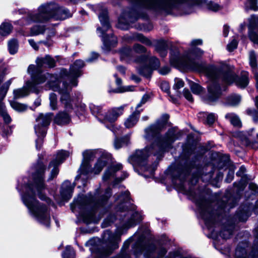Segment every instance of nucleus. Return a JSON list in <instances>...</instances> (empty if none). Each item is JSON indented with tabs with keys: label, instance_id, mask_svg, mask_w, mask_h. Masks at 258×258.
Here are the masks:
<instances>
[{
	"label": "nucleus",
	"instance_id": "f257e3e1",
	"mask_svg": "<svg viewBox=\"0 0 258 258\" xmlns=\"http://www.w3.org/2000/svg\"><path fill=\"white\" fill-rule=\"evenodd\" d=\"M203 51L195 48L192 52L186 56H180L178 51H172L170 53V62L172 66L184 71H197L203 72L207 76L209 103L216 101L221 94V83L231 84L235 81L237 86L245 88L249 82L248 73L242 72L241 76L236 79L235 74L229 66L223 62L206 67L200 62L197 56L203 54Z\"/></svg>",
	"mask_w": 258,
	"mask_h": 258
},
{
	"label": "nucleus",
	"instance_id": "f03ea898",
	"mask_svg": "<svg viewBox=\"0 0 258 258\" xmlns=\"http://www.w3.org/2000/svg\"><path fill=\"white\" fill-rule=\"evenodd\" d=\"M169 118L168 115L163 114L155 123L145 129L144 138L146 140L155 139L150 146H146L143 150H137L128 158L129 162L134 167H139L142 170L149 171V174L146 177H151L154 175L155 169L147 166L148 159L153 154H160L167 148L178 138L174 128L169 129L165 136L158 138L162 130L165 127Z\"/></svg>",
	"mask_w": 258,
	"mask_h": 258
},
{
	"label": "nucleus",
	"instance_id": "7ed1b4c3",
	"mask_svg": "<svg viewBox=\"0 0 258 258\" xmlns=\"http://www.w3.org/2000/svg\"><path fill=\"white\" fill-rule=\"evenodd\" d=\"M45 166L42 162H38L34 167V172L32 175L33 183L27 184L23 187L21 198L24 204L29 210L30 215L38 223L49 227L50 216L48 207L44 204L38 202L35 199V188L39 198L45 201L48 204L50 200L43 194L45 187L43 182Z\"/></svg>",
	"mask_w": 258,
	"mask_h": 258
},
{
	"label": "nucleus",
	"instance_id": "20e7f679",
	"mask_svg": "<svg viewBox=\"0 0 258 258\" xmlns=\"http://www.w3.org/2000/svg\"><path fill=\"white\" fill-rule=\"evenodd\" d=\"M37 68L35 67V69L33 72V76L35 77L40 76L46 77L45 81L47 80V86L48 88L52 89L54 91H58L61 95L60 101L64 105L65 109L68 111L73 109V104L75 103V100H71L70 97L68 95V92L70 90L71 88L67 87L66 89L63 91L60 89V78H59L57 75H51L46 74L45 75L37 74L40 69L43 67L52 68L55 66V60L49 55H46L44 57L38 58L36 59Z\"/></svg>",
	"mask_w": 258,
	"mask_h": 258
},
{
	"label": "nucleus",
	"instance_id": "39448f33",
	"mask_svg": "<svg viewBox=\"0 0 258 258\" xmlns=\"http://www.w3.org/2000/svg\"><path fill=\"white\" fill-rule=\"evenodd\" d=\"M70 17L71 14L68 10L54 2L46 3L40 5L36 11L29 13L24 19L23 24L44 23L52 19L64 20Z\"/></svg>",
	"mask_w": 258,
	"mask_h": 258
},
{
	"label": "nucleus",
	"instance_id": "423d86ee",
	"mask_svg": "<svg viewBox=\"0 0 258 258\" xmlns=\"http://www.w3.org/2000/svg\"><path fill=\"white\" fill-rule=\"evenodd\" d=\"M198 208V211L201 218L204 221L205 225L213 235H214L216 229L219 226V223L216 221V219H219L221 215L229 211L234 206V203H232L231 199L228 200L227 203L225 201L219 202L216 209V213L212 209V204L209 202L200 199L196 201Z\"/></svg>",
	"mask_w": 258,
	"mask_h": 258
},
{
	"label": "nucleus",
	"instance_id": "0eeeda50",
	"mask_svg": "<svg viewBox=\"0 0 258 258\" xmlns=\"http://www.w3.org/2000/svg\"><path fill=\"white\" fill-rule=\"evenodd\" d=\"M130 193L125 191L121 194L116 195L115 201L117 216L119 217L121 228H129L135 226L141 222L143 216L141 213L136 211V206L130 202Z\"/></svg>",
	"mask_w": 258,
	"mask_h": 258
},
{
	"label": "nucleus",
	"instance_id": "6e6552de",
	"mask_svg": "<svg viewBox=\"0 0 258 258\" xmlns=\"http://www.w3.org/2000/svg\"><path fill=\"white\" fill-rule=\"evenodd\" d=\"M133 241H135L133 248L137 258H162L167 252L166 248L162 246L155 247L147 245L144 236H139L137 233L124 242L123 248L127 249Z\"/></svg>",
	"mask_w": 258,
	"mask_h": 258
},
{
	"label": "nucleus",
	"instance_id": "1a4fd4ad",
	"mask_svg": "<svg viewBox=\"0 0 258 258\" xmlns=\"http://www.w3.org/2000/svg\"><path fill=\"white\" fill-rule=\"evenodd\" d=\"M111 189H106L103 194H99L96 191L94 196L89 194L87 196H79L71 204V209L73 212L78 210L82 211L88 207L93 209L103 206L111 196Z\"/></svg>",
	"mask_w": 258,
	"mask_h": 258
},
{
	"label": "nucleus",
	"instance_id": "9d476101",
	"mask_svg": "<svg viewBox=\"0 0 258 258\" xmlns=\"http://www.w3.org/2000/svg\"><path fill=\"white\" fill-rule=\"evenodd\" d=\"M96 12L98 14V18L102 26V28H97V31L99 33V36L102 38L104 47L106 50H109L116 45L117 39L113 35L110 37L104 35L105 32L110 28L106 9L102 5H98L96 7Z\"/></svg>",
	"mask_w": 258,
	"mask_h": 258
},
{
	"label": "nucleus",
	"instance_id": "9b49d317",
	"mask_svg": "<svg viewBox=\"0 0 258 258\" xmlns=\"http://www.w3.org/2000/svg\"><path fill=\"white\" fill-rule=\"evenodd\" d=\"M84 66V62L79 59L76 60L71 67L69 73L65 69H62L60 71L59 78H60L61 80H63L60 89L64 91L67 87L71 88L68 93L69 96V92L71 91L72 87H76L78 85L77 78L81 75V69Z\"/></svg>",
	"mask_w": 258,
	"mask_h": 258
},
{
	"label": "nucleus",
	"instance_id": "f8f14e48",
	"mask_svg": "<svg viewBox=\"0 0 258 258\" xmlns=\"http://www.w3.org/2000/svg\"><path fill=\"white\" fill-rule=\"evenodd\" d=\"M52 116L53 114L51 113L45 114L41 113L36 119V124L34 126V130L37 136L35 141V146L37 150L42 147L43 139L46 134L47 127L49 125Z\"/></svg>",
	"mask_w": 258,
	"mask_h": 258
},
{
	"label": "nucleus",
	"instance_id": "ddd939ff",
	"mask_svg": "<svg viewBox=\"0 0 258 258\" xmlns=\"http://www.w3.org/2000/svg\"><path fill=\"white\" fill-rule=\"evenodd\" d=\"M35 69L34 66L30 65L28 68V73L31 75L32 82L28 81L25 85L21 89L15 90L14 91V96L15 99H18L25 97L29 94L30 91L38 93V90L36 88V85L42 84L45 82L46 77L40 76L35 77L33 76V72Z\"/></svg>",
	"mask_w": 258,
	"mask_h": 258
},
{
	"label": "nucleus",
	"instance_id": "4468645a",
	"mask_svg": "<svg viewBox=\"0 0 258 258\" xmlns=\"http://www.w3.org/2000/svg\"><path fill=\"white\" fill-rule=\"evenodd\" d=\"M104 155L101 150H87L83 153V160L79 169V175L76 177V181L80 179L86 180L88 178L89 173L91 171L90 161L93 160L97 155Z\"/></svg>",
	"mask_w": 258,
	"mask_h": 258
},
{
	"label": "nucleus",
	"instance_id": "2eb2a0df",
	"mask_svg": "<svg viewBox=\"0 0 258 258\" xmlns=\"http://www.w3.org/2000/svg\"><path fill=\"white\" fill-rule=\"evenodd\" d=\"M120 232L112 233L109 230L104 231L102 235L103 246L100 249L101 256L104 257L109 255L113 250L118 247V242L120 240Z\"/></svg>",
	"mask_w": 258,
	"mask_h": 258
},
{
	"label": "nucleus",
	"instance_id": "dca6fc26",
	"mask_svg": "<svg viewBox=\"0 0 258 258\" xmlns=\"http://www.w3.org/2000/svg\"><path fill=\"white\" fill-rule=\"evenodd\" d=\"M135 62L138 64L137 66L138 73L146 77H149L153 70H156L160 66L159 59L155 57L148 58L143 55L136 59Z\"/></svg>",
	"mask_w": 258,
	"mask_h": 258
},
{
	"label": "nucleus",
	"instance_id": "f3484780",
	"mask_svg": "<svg viewBox=\"0 0 258 258\" xmlns=\"http://www.w3.org/2000/svg\"><path fill=\"white\" fill-rule=\"evenodd\" d=\"M70 155V153L64 150L58 151L55 159L49 164L48 170L50 171V176L48 180H52L58 173V166L61 164Z\"/></svg>",
	"mask_w": 258,
	"mask_h": 258
},
{
	"label": "nucleus",
	"instance_id": "a211bd4d",
	"mask_svg": "<svg viewBox=\"0 0 258 258\" xmlns=\"http://www.w3.org/2000/svg\"><path fill=\"white\" fill-rule=\"evenodd\" d=\"M106 126L113 132L115 137L113 144L115 149H119L128 144L129 142V137L128 136H125L120 139L117 138V136L122 134V130L120 126H116L114 125H106Z\"/></svg>",
	"mask_w": 258,
	"mask_h": 258
},
{
	"label": "nucleus",
	"instance_id": "6ab92c4d",
	"mask_svg": "<svg viewBox=\"0 0 258 258\" xmlns=\"http://www.w3.org/2000/svg\"><path fill=\"white\" fill-rule=\"evenodd\" d=\"M247 247L246 243L239 244L235 249L234 258H258L257 249H254L249 254H247L246 249Z\"/></svg>",
	"mask_w": 258,
	"mask_h": 258
},
{
	"label": "nucleus",
	"instance_id": "aec40b11",
	"mask_svg": "<svg viewBox=\"0 0 258 258\" xmlns=\"http://www.w3.org/2000/svg\"><path fill=\"white\" fill-rule=\"evenodd\" d=\"M249 37L255 43L258 44V17L251 16L248 19Z\"/></svg>",
	"mask_w": 258,
	"mask_h": 258
},
{
	"label": "nucleus",
	"instance_id": "412c9836",
	"mask_svg": "<svg viewBox=\"0 0 258 258\" xmlns=\"http://www.w3.org/2000/svg\"><path fill=\"white\" fill-rule=\"evenodd\" d=\"M126 106L125 105H123L119 107H113L108 110L105 113L104 116V122H108L113 123L116 121L118 117L121 116L124 111V109Z\"/></svg>",
	"mask_w": 258,
	"mask_h": 258
},
{
	"label": "nucleus",
	"instance_id": "4be33fe9",
	"mask_svg": "<svg viewBox=\"0 0 258 258\" xmlns=\"http://www.w3.org/2000/svg\"><path fill=\"white\" fill-rule=\"evenodd\" d=\"M253 130V129H251L250 132H252ZM236 136L242 141L244 145L254 149H258V142H251L252 135L250 133V131L239 132L236 133Z\"/></svg>",
	"mask_w": 258,
	"mask_h": 258
},
{
	"label": "nucleus",
	"instance_id": "5701e85b",
	"mask_svg": "<svg viewBox=\"0 0 258 258\" xmlns=\"http://www.w3.org/2000/svg\"><path fill=\"white\" fill-rule=\"evenodd\" d=\"M73 186L69 181H65L62 184L60 196L63 201H68L72 196Z\"/></svg>",
	"mask_w": 258,
	"mask_h": 258
},
{
	"label": "nucleus",
	"instance_id": "b1692460",
	"mask_svg": "<svg viewBox=\"0 0 258 258\" xmlns=\"http://www.w3.org/2000/svg\"><path fill=\"white\" fill-rule=\"evenodd\" d=\"M142 111L141 110H136L131 115H130L125 120L124 125L126 128H131L134 126L139 120L140 113Z\"/></svg>",
	"mask_w": 258,
	"mask_h": 258
},
{
	"label": "nucleus",
	"instance_id": "393cba45",
	"mask_svg": "<svg viewBox=\"0 0 258 258\" xmlns=\"http://www.w3.org/2000/svg\"><path fill=\"white\" fill-rule=\"evenodd\" d=\"M234 228L233 224L228 221L227 224L222 225V230L219 233V237L223 239L230 238L232 234Z\"/></svg>",
	"mask_w": 258,
	"mask_h": 258
},
{
	"label": "nucleus",
	"instance_id": "a878e982",
	"mask_svg": "<svg viewBox=\"0 0 258 258\" xmlns=\"http://www.w3.org/2000/svg\"><path fill=\"white\" fill-rule=\"evenodd\" d=\"M122 168V165L119 163L112 165L108 168L103 176V180L104 181H106L110 179L111 177H114L115 173L116 171L121 169Z\"/></svg>",
	"mask_w": 258,
	"mask_h": 258
},
{
	"label": "nucleus",
	"instance_id": "bb28decb",
	"mask_svg": "<svg viewBox=\"0 0 258 258\" xmlns=\"http://www.w3.org/2000/svg\"><path fill=\"white\" fill-rule=\"evenodd\" d=\"M54 120V122L58 125H63L69 123L71 118L68 113L60 112L56 115Z\"/></svg>",
	"mask_w": 258,
	"mask_h": 258
},
{
	"label": "nucleus",
	"instance_id": "cd10ccee",
	"mask_svg": "<svg viewBox=\"0 0 258 258\" xmlns=\"http://www.w3.org/2000/svg\"><path fill=\"white\" fill-rule=\"evenodd\" d=\"M186 177V174L184 171L180 172L177 176L174 177L173 183L181 190L184 189V181Z\"/></svg>",
	"mask_w": 258,
	"mask_h": 258
},
{
	"label": "nucleus",
	"instance_id": "c85d7f7f",
	"mask_svg": "<svg viewBox=\"0 0 258 258\" xmlns=\"http://www.w3.org/2000/svg\"><path fill=\"white\" fill-rule=\"evenodd\" d=\"M198 117L200 119L204 120L205 122L207 124L211 125L214 122L217 116L213 113L201 112L199 114Z\"/></svg>",
	"mask_w": 258,
	"mask_h": 258
},
{
	"label": "nucleus",
	"instance_id": "c756f323",
	"mask_svg": "<svg viewBox=\"0 0 258 258\" xmlns=\"http://www.w3.org/2000/svg\"><path fill=\"white\" fill-rule=\"evenodd\" d=\"M168 46L167 41L164 40L162 39L158 42L156 46V49L159 53L161 56L164 57L166 55Z\"/></svg>",
	"mask_w": 258,
	"mask_h": 258
},
{
	"label": "nucleus",
	"instance_id": "7c9ffc66",
	"mask_svg": "<svg viewBox=\"0 0 258 258\" xmlns=\"http://www.w3.org/2000/svg\"><path fill=\"white\" fill-rule=\"evenodd\" d=\"M107 161L103 158H100L98 160L97 162L94 165V168H91V171L89 173V174L92 172L94 174H99L102 169L106 165Z\"/></svg>",
	"mask_w": 258,
	"mask_h": 258
},
{
	"label": "nucleus",
	"instance_id": "2f4dec72",
	"mask_svg": "<svg viewBox=\"0 0 258 258\" xmlns=\"http://www.w3.org/2000/svg\"><path fill=\"white\" fill-rule=\"evenodd\" d=\"M90 109L92 114L95 115L98 119L101 121H104V116L105 113H103L102 108L99 106H96L94 105H91L90 106Z\"/></svg>",
	"mask_w": 258,
	"mask_h": 258
},
{
	"label": "nucleus",
	"instance_id": "473e14b6",
	"mask_svg": "<svg viewBox=\"0 0 258 258\" xmlns=\"http://www.w3.org/2000/svg\"><path fill=\"white\" fill-rule=\"evenodd\" d=\"M225 118L229 120L231 123L235 126H241V122L238 116L234 113H228L226 114Z\"/></svg>",
	"mask_w": 258,
	"mask_h": 258
},
{
	"label": "nucleus",
	"instance_id": "72a5a7b5",
	"mask_svg": "<svg viewBox=\"0 0 258 258\" xmlns=\"http://www.w3.org/2000/svg\"><path fill=\"white\" fill-rule=\"evenodd\" d=\"M250 215V209L246 207L242 209V211L238 212L235 218H237L240 221H245Z\"/></svg>",
	"mask_w": 258,
	"mask_h": 258
},
{
	"label": "nucleus",
	"instance_id": "f704fd0d",
	"mask_svg": "<svg viewBox=\"0 0 258 258\" xmlns=\"http://www.w3.org/2000/svg\"><path fill=\"white\" fill-rule=\"evenodd\" d=\"M132 53V50L129 47L122 48L120 51V59L129 61L131 59Z\"/></svg>",
	"mask_w": 258,
	"mask_h": 258
},
{
	"label": "nucleus",
	"instance_id": "c9c22d12",
	"mask_svg": "<svg viewBox=\"0 0 258 258\" xmlns=\"http://www.w3.org/2000/svg\"><path fill=\"white\" fill-rule=\"evenodd\" d=\"M45 30L44 25H35L30 29V34L27 36H36L42 34Z\"/></svg>",
	"mask_w": 258,
	"mask_h": 258
},
{
	"label": "nucleus",
	"instance_id": "e433bc0d",
	"mask_svg": "<svg viewBox=\"0 0 258 258\" xmlns=\"http://www.w3.org/2000/svg\"><path fill=\"white\" fill-rule=\"evenodd\" d=\"M249 64L251 67L253 73L255 72H257L256 56L254 52L253 51L249 52Z\"/></svg>",
	"mask_w": 258,
	"mask_h": 258
},
{
	"label": "nucleus",
	"instance_id": "4c0bfd02",
	"mask_svg": "<svg viewBox=\"0 0 258 258\" xmlns=\"http://www.w3.org/2000/svg\"><path fill=\"white\" fill-rule=\"evenodd\" d=\"M12 29V26L8 22H4L0 26V34L2 36L9 35Z\"/></svg>",
	"mask_w": 258,
	"mask_h": 258
},
{
	"label": "nucleus",
	"instance_id": "58836bf2",
	"mask_svg": "<svg viewBox=\"0 0 258 258\" xmlns=\"http://www.w3.org/2000/svg\"><path fill=\"white\" fill-rule=\"evenodd\" d=\"M241 101V96L238 94H232L227 98V103L231 106L238 105Z\"/></svg>",
	"mask_w": 258,
	"mask_h": 258
},
{
	"label": "nucleus",
	"instance_id": "ea45409f",
	"mask_svg": "<svg viewBox=\"0 0 258 258\" xmlns=\"http://www.w3.org/2000/svg\"><path fill=\"white\" fill-rule=\"evenodd\" d=\"M255 106L256 107L257 110L252 109H248L247 110V113L248 114L251 115L253 118V120L254 122H258V96L255 97Z\"/></svg>",
	"mask_w": 258,
	"mask_h": 258
},
{
	"label": "nucleus",
	"instance_id": "a19ab883",
	"mask_svg": "<svg viewBox=\"0 0 258 258\" xmlns=\"http://www.w3.org/2000/svg\"><path fill=\"white\" fill-rule=\"evenodd\" d=\"M18 42L15 39L10 40L8 42V49L11 54H15L18 49Z\"/></svg>",
	"mask_w": 258,
	"mask_h": 258
},
{
	"label": "nucleus",
	"instance_id": "79ce46f5",
	"mask_svg": "<svg viewBox=\"0 0 258 258\" xmlns=\"http://www.w3.org/2000/svg\"><path fill=\"white\" fill-rule=\"evenodd\" d=\"M133 39L134 40H137L140 41L141 42L147 45H151V41L147 38L144 37L143 35L139 33H136L133 35Z\"/></svg>",
	"mask_w": 258,
	"mask_h": 258
},
{
	"label": "nucleus",
	"instance_id": "37998d69",
	"mask_svg": "<svg viewBox=\"0 0 258 258\" xmlns=\"http://www.w3.org/2000/svg\"><path fill=\"white\" fill-rule=\"evenodd\" d=\"M11 105L13 108L18 111L22 112L27 109L26 105L15 101L11 102Z\"/></svg>",
	"mask_w": 258,
	"mask_h": 258
},
{
	"label": "nucleus",
	"instance_id": "c03bdc74",
	"mask_svg": "<svg viewBox=\"0 0 258 258\" xmlns=\"http://www.w3.org/2000/svg\"><path fill=\"white\" fill-rule=\"evenodd\" d=\"M75 252L73 248L70 246H67L66 250L63 254V258H74Z\"/></svg>",
	"mask_w": 258,
	"mask_h": 258
},
{
	"label": "nucleus",
	"instance_id": "a18cd8bd",
	"mask_svg": "<svg viewBox=\"0 0 258 258\" xmlns=\"http://www.w3.org/2000/svg\"><path fill=\"white\" fill-rule=\"evenodd\" d=\"M50 106L52 110L57 109V97L55 94L52 93L49 95Z\"/></svg>",
	"mask_w": 258,
	"mask_h": 258
},
{
	"label": "nucleus",
	"instance_id": "49530a36",
	"mask_svg": "<svg viewBox=\"0 0 258 258\" xmlns=\"http://www.w3.org/2000/svg\"><path fill=\"white\" fill-rule=\"evenodd\" d=\"M189 85L192 93L195 94H199L203 91L202 87L198 84L191 82Z\"/></svg>",
	"mask_w": 258,
	"mask_h": 258
},
{
	"label": "nucleus",
	"instance_id": "de8ad7c7",
	"mask_svg": "<svg viewBox=\"0 0 258 258\" xmlns=\"http://www.w3.org/2000/svg\"><path fill=\"white\" fill-rule=\"evenodd\" d=\"M81 215L82 216L84 221L87 224L96 222V221L94 219V213H93V212H91L89 214L87 215L81 213Z\"/></svg>",
	"mask_w": 258,
	"mask_h": 258
},
{
	"label": "nucleus",
	"instance_id": "09e8293b",
	"mask_svg": "<svg viewBox=\"0 0 258 258\" xmlns=\"http://www.w3.org/2000/svg\"><path fill=\"white\" fill-rule=\"evenodd\" d=\"M134 87L133 86L118 87L115 90H113V92L117 93H121L125 92L133 91H134Z\"/></svg>",
	"mask_w": 258,
	"mask_h": 258
},
{
	"label": "nucleus",
	"instance_id": "8fccbe9b",
	"mask_svg": "<svg viewBox=\"0 0 258 258\" xmlns=\"http://www.w3.org/2000/svg\"><path fill=\"white\" fill-rule=\"evenodd\" d=\"M28 42H29L30 45L32 46V47H33V48L36 50L38 49V48H39L38 44H39V43H43L44 45H47V46H48L50 45L48 43V42L47 41H39L38 43H37L36 42H35L34 41V40L33 39H29L28 40Z\"/></svg>",
	"mask_w": 258,
	"mask_h": 258
},
{
	"label": "nucleus",
	"instance_id": "3c124183",
	"mask_svg": "<svg viewBox=\"0 0 258 258\" xmlns=\"http://www.w3.org/2000/svg\"><path fill=\"white\" fill-rule=\"evenodd\" d=\"M133 50L138 53H143L146 51V49L143 46L139 44H136L133 47Z\"/></svg>",
	"mask_w": 258,
	"mask_h": 258
},
{
	"label": "nucleus",
	"instance_id": "603ef678",
	"mask_svg": "<svg viewBox=\"0 0 258 258\" xmlns=\"http://www.w3.org/2000/svg\"><path fill=\"white\" fill-rule=\"evenodd\" d=\"M238 44L237 41L236 39L232 40L227 46V49L229 51H232L234 49L237 47Z\"/></svg>",
	"mask_w": 258,
	"mask_h": 258
},
{
	"label": "nucleus",
	"instance_id": "864d4df0",
	"mask_svg": "<svg viewBox=\"0 0 258 258\" xmlns=\"http://www.w3.org/2000/svg\"><path fill=\"white\" fill-rule=\"evenodd\" d=\"M247 6L251 10L256 11L258 9V7L256 6V0H247Z\"/></svg>",
	"mask_w": 258,
	"mask_h": 258
},
{
	"label": "nucleus",
	"instance_id": "5fc2aeb1",
	"mask_svg": "<svg viewBox=\"0 0 258 258\" xmlns=\"http://www.w3.org/2000/svg\"><path fill=\"white\" fill-rule=\"evenodd\" d=\"M184 86V82L182 80L179 79H175V84L173 86V88L174 89H179L182 87H183Z\"/></svg>",
	"mask_w": 258,
	"mask_h": 258
},
{
	"label": "nucleus",
	"instance_id": "6e6d98bb",
	"mask_svg": "<svg viewBox=\"0 0 258 258\" xmlns=\"http://www.w3.org/2000/svg\"><path fill=\"white\" fill-rule=\"evenodd\" d=\"M113 221L114 217L113 216H111L104 220V221L102 223V226L104 228L108 226L111 223H113Z\"/></svg>",
	"mask_w": 258,
	"mask_h": 258
},
{
	"label": "nucleus",
	"instance_id": "4d7b16f0",
	"mask_svg": "<svg viewBox=\"0 0 258 258\" xmlns=\"http://www.w3.org/2000/svg\"><path fill=\"white\" fill-rule=\"evenodd\" d=\"M160 88L165 92L169 94V85L168 83L166 82H163L160 84Z\"/></svg>",
	"mask_w": 258,
	"mask_h": 258
},
{
	"label": "nucleus",
	"instance_id": "13d9d810",
	"mask_svg": "<svg viewBox=\"0 0 258 258\" xmlns=\"http://www.w3.org/2000/svg\"><path fill=\"white\" fill-rule=\"evenodd\" d=\"M183 94L185 98L189 101L192 102L193 101L192 95L188 89H184L183 90Z\"/></svg>",
	"mask_w": 258,
	"mask_h": 258
},
{
	"label": "nucleus",
	"instance_id": "bf43d9fd",
	"mask_svg": "<svg viewBox=\"0 0 258 258\" xmlns=\"http://www.w3.org/2000/svg\"><path fill=\"white\" fill-rule=\"evenodd\" d=\"M158 72L161 75H165L169 73L170 68L168 67H164L159 70Z\"/></svg>",
	"mask_w": 258,
	"mask_h": 258
},
{
	"label": "nucleus",
	"instance_id": "052dcab7",
	"mask_svg": "<svg viewBox=\"0 0 258 258\" xmlns=\"http://www.w3.org/2000/svg\"><path fill=\"white\" fill-rule=\"evenodd\" d=\"M98 57V54L95 52H92L91 53V57L88 58L86 61L87 62H92L96 60Z\"/></svg>",
	"mask_w": 258,
	"mask_h": 258
},
{
	"label": "nucleus",
	"instance_id": "680f3d73",
	"mask_svg": "<svg viewBox=\"0 0 258 258\" xmlns=\"http://www.w3.org/2000/svg\"><path fill=\"white\" fill-rule=\"evenodd\" d=\"M233 177L234 171H230L227 175V177L225 179V180L227 182H230L232 180Z\"/></svg>",
	"mask_w": 258,
	"mask_h": 258
},
{
	"label": "nucleus",
	"instance_id": "e2e57ef3",
	"mask_svg": "<svg viewBox=\"0 0 258 258\" xmlns=\"http://www.w3.org/2000/svg\"><path fill=\"white\" fill-rule=\"evenodd\" d=\"M246 171V169L244 166H242L240 167L238 171L236 173V175L238 176H243Z\"/></svg>",
	"mask_w": 258,
	"mask_h": 258
},
{
	"label": "nucleus",
	"instance_id": "0e129e2a",
	"mask_svg": "<svg viewBox=\"0 0 258 258\" xmlns=\"http://www.w3.org/2000/svg\"><path fill=\"white\" fill-rule=\"evenodd\" d=\"M249 188L255 193H258V186L253 183H250L249 185Z\"/></svg>",
	"mask_w": 258,
	"mask_h": 258
},
{
	"label": "nucleus",
	"instance_id": "69168bd1",
	"mask_svg": "<svg viewBox=\"0 0 258 258\" xmlns=\"http://www.w3.org/2000/svg\"><path fill=\"white\" fill-rule=\"evenodd\" d=\"M202 44V40L201 39H195L191 42L192 46H196Z\"/></svg>",
	"mask_w": 258,
	"mask_h": 258
},
{
	"label": "nucleus",
	"instance_id": "338daca9",
	"mask_svg": "<svg viewBox=\"0 0 258 258\" xmlns=\"http://www.w3.org/2000/svg\"><path fill=\"white\" fill-rule=\"evenodd\" d=\"M246 26L247 24H246L245 22H243L241 24L239 27V31L241 33L243 32V31L245 29Z\"/></svg>",
	"mask_w": 258,
	"mask_h": 258
},
{
	"label": "nucleus",
	"instance_id": "774afa93",
	"mask_svg": "<svg viewBox=\"0 0 258 258\" xmlns=\"http://www.w3.org/2000/svg\"><path fill=\"white\" fill-rule=\"evenodd\" d=\"M253 74L256 82V88L258 89V72H255V73H253Z\"/></svg>",
	"mask_w": 258,
	"mask_h": 258
}]
</instances>
